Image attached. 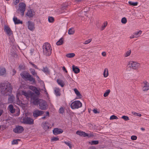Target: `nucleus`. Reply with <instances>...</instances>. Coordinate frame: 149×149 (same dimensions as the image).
Returning <instances> with one entry per match:
<instances>
[{
	"label": "nucleus",
	"mask_w": 149,
	"mask_h": 149,
	"mask_svg": "<svg viewBox=\"0 0 149 149\" xmlns=\"http://www.w3.org/2000/svg\"><path fill=\"white\" fill-rule=\"evenodd\" d=\"M143 84H144L143 86L142 90L144 91H146L149 90V84L146 81L143 82Z\"/></svg>",
	"instance_id": "14"
},
{
	"label": "nucleus",
	"mask_w": 149,
	"mask_h": 149,
	"mask_svg": "<svg viewBox=\"0 0 149 149\" xmlns=\"http://www.w3.org/2000/svg\"><path fill=\"white\" fill-rule=\"evenodd\" d=\"M39 100L35 99L34 100L33 102V104L35 105H37L39 104Z\"/></svg>",
	"instance_id": "46"
},
{
	"label": "nucleus",
	"mask_w": 149,
	"mask_h": 149,
	"mask_svg": "<svg viewBox=\"0 0 149 149\" xmlns=\"http://www.w3.org/2000/svg\"><path fill=\"white\" fill-rule=\"evenodd\" d=\"M42 71L46 74H47L49 72V71L47 68H44Z\"/></svg>",
	"instance_id": "42"
},
{
	"label": "nucleus",
	"mask_w": 149,
	"mask_h": 149,
	"mask_svg": "<svg viewBox=\"0 0 149 149\" xmlns=\"http://www.w3.org/2000/svg\"><path fill=\"white\" fill-rule=\"evenodd\" d=\"M59 140V138L58 137H53L51 139V141H55Z\"/></svg>",
	"instance_id": "49"
},
{
	"label": "nucleus",
	"mask_w": 149,
	"mask_h": 149,
	"mask_svg": "<svg viewBox=\"0 0 149 149\" xmlns=\"http://www.w3.org/2000/svg\"><path fill=\"white\" fill-rule=\"evenodd\" d=\"M75 32V31L73 28H70L69 29L68 31V33L69 35H73Z\"/></svg>",
	"instance_id": "30"
},
{
	"label": "nucleus",
	"mask_w": 149,
	"mask_h": 149,
	"mask_svg": "<svg viewBox=\"0 0 149 149\" xmlns=\"http://www.w3.org/2000/svg\"><path fill=\"white\" fill-rule=\"evenodd\" d=\"M110 92V90H107L106 92L104 93V97H106L108 96Z\"/></svg>",
	"instance_id": "35"
},
{
	"label": "nucleus",
	"mask_w": 149,
	"mask_h": 149,
	"mask_svg": "<svg viewBox=\"0 0 149 149\" xmlns=\"http://www.w3.org/2000/svg\"><path fill=\"white\" fill-rule=\"evenodd\" d=\"M8 110L11 113H14L15 111V109L14 108L13 105H10L8 108Z\"/></svg>",
	"instance_id": "22"
},
{
	"label": "nucleus",
	"mask_w": 149,
	"mask_h": 149,
	"mask_svg": "<svg viewBox=\"0 0 149 149\" xmlns=\"http://www.w3.org/2000/svg\"><path fill=\"white\" fill-rule=\"evenodd\" d=\"M49 113L47 111L46 112V115L45 116H44L43 117H42L41 118L42 119H46L47 117H49Z\"/></svg>",
	"instance_id": "39"
},
{
	"label": "nucleus",
	"mask_w": 149,
	"mask_h": 149,
	"mask_svg": "<svg viewBox=\"0 0 149 149\" xmlns=\"http://www.w3.org/2000/svg\"><path fill=\"white\" fill-rule=\"evenodd\" d=\"M35 12L32 10L30 9L28 10L26 14V16L29 17H32L35 15Z\"/></svg>",
	"instance_id": "15"
},
{
	"label": "nucleus",
	"mask_w": 149,
	"mask_h": 149,
	"mask_svg": "<svg viewBox=\"0 0 149 149\" xmlns=\"http://www.w3.org/2000/svg\"><path fill=\"white\" fill-rule=\"evenodd\" d=\"M75 56V54L73 53L68 54L66 55V56L68 58H72L74 57Z\"/></svg>",
	"instance_id": "29"
},
{
	"label": "nucleus",
	"mask_w": 149,
	"mask_h": 149,
	"mask_svg": "<svg viewBox=\"0 0 149 149\" xmlns=\"http://www.w3.org/2000/svg\"><path fill=\"white\" fill-rule=\"evenodd\" d=\"M98 143V141H93L89 142V143L92 145L97 144Z\"/></svg>",
	"instance_id": "34"
},
{
	"label": "nucleus",
	"mask_w": 149,
	"mask_h": 149,
	"mask_svg": "<svg viewBox=\"0 0 149 149\" xmlns=\"http://www.w3.org/2000/svg\"><path fill=\"white\" fill-rule=\"evenodd\" d=\"M12 88L10 84H8L6 85H4L1 88V92L2 94L6 95H8L11 92Z\"/></svg>",
	"instance_id": "3"
},
{
	"label": "nucleus",
	"mask_w": 149,
	"mask_h": 149,
	"mask_svg": "<svg viewBox=\"0 0 149 149\" xmlns=\"http://www.w3.org/2000/svg\"><path fill=\"white\" fill-rule=\"evenodd\" d=\"M93 111V112L95 113H99V112H98L97 111L96 109H94Z\"/></svg>",
	"instance_id": "57"
},
{
	"label": "nucleus",
	"mask_w": 149,
	"mask_h": 149,
	"mask_svg": "<svg viewBox=\"0 0 149 149\" xmlns=\"http://www.w3.org/2000/svg\"><path fill=\"white\" fill-rule=\"evenodd\" d=\"M14 99L15 97L14 96H10L8 99V103H10L13 102Z\"/></svg>",
	"instance_id": "27"
},
{
	"label": "nucleus",
	"mask_w": 149,
	"mask_h": 149,
	"mask_svg": "<svg viewBox=\"0 0 149 149\" xmlns=\"http://www.w3.org/2000/svg\"><path fill=\"white\" fill-rule=\"evenodd\" d=\"M42 125V127L45 130H47L49 128L50 125L49 123L45 122L43 123Z\"/></svg>",
	"instance_id": "17"
},
{
	"label": "nucleus",
	"mask_w": 149,
	"mask_h": 149,
	"mask_svg": "<svg viewBox=\"0 0 149 149\" xmlns=\"http://www.w3.org/2000/svg\"><path fill=\"white\" fill-rule=\"evenodd\" d=\"M121 22L123 24H125L127 22L126 18L125 17H123L121 19Z\"/></svg>",
	"instance_id": "37"
},
{
	"label": "nucleus",
	"mask_w": 149,
	"mask_h": 149,
	"mask_svg": "<svg viewBox=\"0 0 149 149\" xmlns=\"http://www.w3.org/2000/svg\"><path fill=\"white\" fill-rule=\"evenodd\" d=\"M142 33V31H136L135 33L133 35L131 36V38H137L139 37Z\"/></svg>",
	"instance_id": "19"
},
{
	"label": "nucleus",
	"mask_w": 149,
	"mask_h": 149,
	"mask_svg": "<svg viewBox=\"0 0 149 149\" xmlns=\"http://www.w3.org/2000/svg\"><path fill=\"white\" fill-rule=\"evenodd\" d=\"M43 53L44 55L49 56L52 54V48L50 45L48 43H45L43 45Z\"/></svg>",
	"instance_id": "2"
},
{
	"label": "nucleus",
	"mask_w": 149,
	"mask_h": 149,
	"mask_svg": "<svg viewBox=\"0 0 149 149\" xmlns=\"http://www.w3.org/2000/svg\"><path fill=\"white\" fill-rule=\"evenodd\" d=\"M141 130H145L144 129L142 128H141Z\"/></svg>",
	"instance_id": "64"
},
{
	"label": "nucleus",
	"mask_w": 149,
	"mask_h": 149,
	"mask_svg": "<svg viewBox=\"0 0 149 149\" xmlns=\"http://www.w3.org/2000/svg\"><path fill=\"white\" fill-rule=\"evenodd\" d=\"M13 75H14L15 74L16 71L15 70H13Z\"/></svg>",
	"instance_id": "60"
},
{
	"label": "nucleus",
	"mask_w": 149,
	"mask_h": 149,
	"mask_svg": "<svg viewBox=\"0 0 149 149\" xmlns=\"http://www.w3.org/2000/svg\"><path fill=\"white\" fill-rule=\"evenodd\" d=\"M72 70L76 74L79 73L80 72L79 69L77 66L73 65L72 66Z\"/></svg>",
	"instance_id": "23"
},
{
	"label": "nucleus",
	"mask_w": 149,
	"mask_h": 149,
	"mask_svg": "<svg viewBox=\"0 0 149 149\" xmlns=\"http://www.w3.org/2000/svg\"><path fill=\"white\" fill-rule=\"evenodd\" d=\"M6 73V69L3 68H0V75H3L5 74Z\"/></svg>",
	"instance_id": "25"
},
{
	"label": "nucleus",
	"mask_w": 149,
	"mask_h": 149,
	"mask_svg": "<svg viewBox=\"0 0 149 149\" xmlns=\"http://www.w3.org/2000/svg\"><path fill=\"white\" fill-rule=\"evenodd\" d=\"M19 141L20 140L19 139H16L13 140L12 142V145L17 144L18 143V141Z\"/></svg>",
	"instance_id": "36"
},
{
	"label": "nucleus",
	"mask_w": 149,
	"mask_h": 149,
	"mask_svg": "<svg viewBox=\"0 0 149 149\" xmlns=\"http://www.w3.org/2000/svg\"><path fill=\"white\" fill-rule=\"evenodd\" d=\"M59 113L63 114L64 112V109L62 107H61L59 109Z\"/></svg>",
	"instance_id": "41"
},
{
	"label": "nucleus",
	"mask_w": 149,
	"mask_h": 149,
	"mask_svg": "<svg viewBox=\"0 0 149 149\" xmlns=\"http://www.w3.org/2000/svg\"><path fill=\"white\" fill-rule=\"evenodd\" d=\"M82 103L79 101H75L70 104V107L73 109H78L82 106Z\"/></svg>",
	"instance_id": "6"
},
{
	"label": "nucleus",
	"mask_w": 149,
	"mask_h": 149,
	"mask_svg": "<svg viewBox=\"0 0 149 149\" xmlns=\"http://www.w3.org/2000/svg\"><path fill=\"white\" fill-rule=\"evenodd\" d=\"M30 63L35 68H36V69H38L37 66L36 65H35V64L32 63H30Z\"/></svg>",
	"instance_id": "56"
},
{
	"label": "nucleus",
	"mask_w": 149,
	"mask_h": 149,
	"mask_svg": "<svg viewBox=\"0 0 149 149\" xmlns=\"http://www.w3.org/2000/svg\"><path fill=\"white\" fill-rule=\"evenodd\" d=\"M63 71H65L66 70V69H65V68L64 66H63Z\"/></svg>",
	"instance_id": "63"
},
{
	"label": "nucleus",
	"mask_w": 149,
	"mask_h": 149,
	"mask_svg": "<svg viewBox=\"0 0 149 149\" xmlns=\"http://www.w3.org/2000/svg\"><path fill=\"white\" fill-rule=\"evenodd\" d=\"M81 1V0H77L76 1V2L77 3H78L79 2H80Z\"/></svg>",
	"instance_id": "62"
},
{
	"label": "nucleus",
	"mask_w": 149,
	"mask_h": 149,
	"mask_svg": "<svg viewBox=\"0 0 149 149\" xmlns=\"http://www.w3.org/2000/svg\"><path fill=\"white\" fill-rule=\"evenodd\" d=\"M132 114L134 115V116H137L139 117H141V114L138 113L136 112H132Z\"/></svg>",
	"instance_id": "44"
},
{
	"label": "nucleus",
	"mask_w": 149,
	"mask_h": 149,
	"mask_svg": "<svg viewBox=\"0 0 149 149\" xmlns=\"http://www.w3.org/2000/svg\"><path fill=\"white\" fill-rule=\"evenodd\" d=\"M137 137L136 136L133 135L131 136V139L133 140H136L137 139Z\"/></svg>",
	"instance_id": "53"
},
{
	"label": "nucleus",
	"mask_w": 149,
	"mask_h": 149,
	"mask_svg": "<svg viewBox=\"0 0 149 149\" xmlns=\"http://www.w3.org/2000/svg\"><path fill=\"white\" fill-rule=\"evenodd\" d=\"M63 131L61 129L58 128H54L53 131V133L54 135H57L63 133Z\"/></svg>",
	"instance_id": "16"
},
{
	"label": "nucleus",
	"mask_w": 149,
	"mask_h": 149,
	"mask_svg": "<svg viewBox=\"0 0 149 149\" xmlns=\"http://www.w3.org/2000/svg\"><path fill=\"white\" fill-rule=\"evenodd\" d=\"M20 0H13V3L15 5L17 6Z\"/></svg>",
	"instance_id": "45"
},
{
	"label": "nucleus",
	"mask_w": 149,
	"mask_h": 149,
	"mask_svg": "<svg viewBox=\"0 0 149 149\" xmlns=\"http://www.w3.org/2000/svg\"><path fill=\"white\" fill-rule=\"evenodd\" d=\"M138 2H131V5L133 6H136L138 4Z\"/></svg>",
	"instance_id": "52"
},
{
	"label": "nucleus",
	"mask_w": 149,
	"mask_h": 149,
	"mask_svg": "<svg viewBox=\"0 0 149 149\" xmlns=\"http://www.w3.org/2000/svg\"><path fill=\"white\" fill-rule=\"evenodd\" d=\"M31 73L33 75V76H36V77H38V76L37 75V73L36 72H35V71L34 70H31Z\"/></svg>",
	"instance_id": "40"
},
{
	"label": "nucleus",
	"mask_w": 149,
	"mask_h": 149,
	"mask_svg": "<svg viewBox=\"0 0 149 149\" xmlns=\"http://www.w3.org/2000/svg\"><path fill=\"white\" fill-rule=\"evenodd\" d=\"M13 21L15 24H22V22L18 19L17 17H14L13 18Z\"/></svg>",
	"instance_id": "20"
},
{
	"label": "nucleus",
	"mask_w": 149,
	"mask_h": 149,
	"mask_svg": "<svg viewBox=\"0 0 149 149\" xmlns=\"http://www.w3.org/2000/svg\"><path fill=\"white\" fill-rule=\"evenodd\" d=\"M29 88L33 91L36 88V87L33 86H29Z\"/></svg>",
	"instance_id": "47"
},
{
	"label": "nucleus",
	"mask_w": 149,
	"mask_h": 149,
	"mask_svg": "<svg viewBox=\"0 0 149 149\" xmlns=\"http://www.w3.org/2000/svg\"><path fill=\"white\" fill-rule=\"evenodd\" d=\"M93 136V133H90L89 134H87V136H87L88 137H92Z\"/></svg>",
	"instance_id": "55"
},
{
	"label": "nucleus",
	"mask_w": 149,
	"mask_h": 149,
	"mask_svg": "<svg viewBox=\"0 0 149 149\" xmlns=\"http://www.w3.org/2000/svg\"><path fill=\"white\" fill-rule=\"evenodd\" d=\"M76 134L81 136L85 137L86 136H87V133L83 131H77L76 132Z\"/></svg>",
	"instance_id": "21"
},
{
	"label": "nucleus",
	"mask_w": 149,
	"mask_h": 149,
	"mask_svg": "<svg viewBox=\"0 0 149 149\" xmlns=\"http://www.w3.org/2000/svg\"><path fill=\"white\" fill-rule=\"evenodd\" d=\"M140 64L137 62L132 61L131 62V68L133 69L136 70L140 67Z\"/></svg>",
	"instance_id": "12"
},
{
	"label": "nucleus",
	"mask_w": 149,
	"mask_h": 149,
	"mask_svg": "<svg viewBox=\"0 0 149 149\" xmlns=\"http://www.w3.org/2000/svg\"><path fill=\"white\" fill-rule=\"evenodd\" d=\"M109 75L108 70L107 68H105L104 69V72L103 73V75L104 77L106 78Z\"/></svg>",
	"instance_id": "26"
},
{
	"label": "nucleus",
	"mask_w": 149,
	"mask_h": 149,
	"mask_svg": "<svg viewBox=\"0 0 149 149\" xmlns=\"http://www.w3.org/2000/svg\"><path fill=\"white\" fill-rule=\"evenodd\" d=\"M130 51H128L125 54V56L127 57V56H130Z\"/></svg>",
	"instance_id": "54"
},
{
	"label": "nucleus",
	"mask_w": 149,
	"mask_h": 149,
	"mask_svg": "<svg viewBox=\"0 0 149 149\" xmlns=\"http://www.w3.org/2000/svg\"><path fill=\"white\" fill-rule=\"evenodd\" d=\"M4 31L6 32V34L10 36L13 34V32L10 27L6 25L4 26Z\"/></svg>",
	"instance_id": "9"
},
{
	"label": "nucleus",
	"mask_w": 149,
	"mask_h": 149,
	"mask_svg": "<svg viewBox=\"0 0 149 149\" xmlns=\"http://www.w3.org/2000/svg\"><path fill=\"white\" fill-rule=\"evenodd\" d=\"M48 21L50 23H53L54 21V18L52 17L49 16L48 17Z\"/></svg>",
	"instance_id": "32"
},
{
	"label": "nucleus",
	"mask_w": 149,
	"mask_h": 149,
	"mask_svg": "<svg viewBox=\"0 0 149 149\" xmlns=\"http://www.w3.org/2000/svg\"><path fill=\"white\" fill-rule=\"evenodd\" d=\"M63 143L68 146L70 149L72 148V144L69 141H64L63 142Z\"/></svg>",
	"instance_id": "33"
},
{
	"label": "nucleus",
	"mask_w": 149,
	"mask_h": 149,
	"mask_svg": "<svg viewBox=\"0 0 149 149\" xmlns=\"http://www.w3.org/2000/svg\"><path fill=\"white\" fill-rule=\"evenodd\" d=\"M39 108L41 110H45L48 108V105L46 102L41 99H40L39 101Z\"/></svg>",
	"instance_id": "5"
},
{
	"label": "nucleus",
	"mask_w": 149,
	"mask_h": 149,
	"mask_svg": "<svg viewBox=\"0 0 149 149\" xmlns=\"http://www.w3.org/2000/svg\"><path fill=\"white\" fill-rule=\"evenodd\" d=\"M92 41L91 39H90L88 40L85 41L83 43L84 45H87L90 43Z\"/></svg>",
	"instance_id": "43"
},
{
	"label": "nucleus",
	"mask_w": 149,
	"mask_h": 149,
	"mask_svg": "<svg viewBox=\"0 0 149 149\" xmlns=\"http://www.w3.org/2000/svg\"><path fill=\"white\" fill-rule=\"evenodd\" d=\"M44 112L42 111L36 110H35L33 113V116L35 117H37L38 116H41L43 114Z\"/></svg>",
	"instance_id": "11"
},
{
	"label": "nucleus",
	"mask_w": 149,
	"mask_h": 149,
	"mask_svg": "<svg viewBox=\"0 0 149 149\" xmlns=\"http://www.w3.org/2000/svg\"><path fill=\"white\" fill-rule=\"evenodd\" d=\"M21 121L23 123L29 125L33 124L34 122L33 119L28 117L23 118V121Z\"/></svg>",
	"instance_id": "7"
},
{
	"label": "nucleus",
	"mask_w": 149,
	"mask_h": 149,
	"mask_svg": "<svg viewBox=\"0 0 149 149\" xmlns=\"http://www.w3.org/2000/svg\"><path fill=\"white\" fill-rule=\"evenodd\" d=\"M102 55L104 56H106V53L105 52H103L102 53Z\"/></svg>",
	"instance_id": "58"
},
{
	"label": "nucleus",
	"mask_w": 149,
	"mask_h": 149,
	"mask_svg": "<svg viewBox=\"0 0 149 149\" xmlns=\"http://www.w3.org/2000/svg\"><path fill=\"white\" fill-rule=\"evenodd\" d=\"M33 93L30 91H28L27 92L26 91L18 90L17 91V104L20 105L21 103V102L19 100V98H21L22 95H23L25 96L27 99H29V97H31L33 95Z\"/></svg>",
	"instance_id": "1"
},
{
	"label": "nucleus",
	"mask_w": 149,
	"mask_h": 149,
	"mask_svg": "<svg viewBox=\"0 0 149 149\" xmlns=\"http://www.w3.org/2000/svg\"><path fill=\"white\" fill-rule=\"evenodd\" d=\"M24 129L23 127L21 126H18L13 129V131L15 133H19L23 131Z\"/></svg>",
	"instance_id": "10"
},
{
	"label": "nucleus",
	"mask_w": 149,
	"mask_h": 149,
	"mask_svg": "<svg viewBox=\"0 0 149 149\" xmlns=\"http://www.w3.org/2000/svg\"><path fill=\"white\" fill-rule=\"evenodd\" d=\"M107 22H104L103 23V24L102 26V27L101 28V30H103L107 26Z\"/></svg>",
	"instance_id": "38"
},
{
	"label": "nucleus",
	"mask_w": 149,
	"mask_h": 149,
	"mask_svg": "<svg viewBox=\"0 0 149 149\" xmlns=\"http://www.w3.org/2000/svg\"><path fill=\"white\" fill-rule=\"evenodd\" d=\"M33 92H34L35 93H36L38 95H39L40 94V92L36 88L35 90Z\"/></svg>",
	"instance_id": "51"
},
{
	"label": "nucleus",
	"mask_w": 149,
	"mask_h": 149,
	"mask_svg": "<svg viewBox=\"0 0 149 149\" xmlns=\"http://www.w3.org/2000/svg\"><path fill=\"white\" fill-rule=\"evenodd\" d=\"M121 118L125 120H129V118L128 117L125 116H122Z\"/></svg>",
	"instance_id": "50"
},
{
	"label": "nucleus",
	"mask_w": 149,
	"mask_h": 149,
	"mask_svg": "<svg viewBox=\"0 0 149 149\" xmlns=\"http://www.w3.org/2000/svg\"><path fill=\"white\" fill-rule=\"evenodd\" d=\"M25 11V10H22V11H20L21 12L22 16L24 15V12Z\"/></svg>",
	"instance_id": "59"
},
{
	"label": "nucleus",
	"mask_w": 149,
	"mask_h": 149,
	"mask_svg": "<svg viewBox=\"0 0 149 149\" xmlns=\"http://www.w3.org/2000/svg\"><path fill=\"white\" fill-rule=\"evenodd\" d=\"M55 93L56 96H59L60 95V90L58 88H54Z\"/></svg>",
	"instance_id": "24"
},
{
	"label": "nucleus",
	"mask_w": 149,
	"mask_h": 149,
	"mask_svg": "<svg viewBox=\"0 0 149 149\" xmlns=\"http://www.w3.org/2000/svg\"><path fill=\"white\" fill-rule=\"evenodd\" d=\"M29 29L31 31H33L35 29V24L30 21H28L26 23Z\"/></svg>",
	"instance_id": "8"
},
{
	"label": "nucleus",
	"mask_w": 149,
	"mask_h": 149,
	"mask_svg": "<svg viewBox=\"0 0 149 149\" xmlns=\"http://www.w3.org/2000/svg\"><path fill=\"white\" fill-rule=\"evenodd\" d=\"M58 83L62 87H63L64 86V84L63 81L60 80H57Z\"/></svg>",
	"instance_id": "31"
},
{
	"label": "nucleus",
	"mask_w": 149,
	"mask_h": 149,
	"mask_svg": "<svg viewBox=\"0 0 149 149\" xmlns=\"http://www.w3.org/2000/svg\"><path fill=\"white\" fill-rule=\"evenodd\" d=\"M20 75L23 79L29 80L30 81L32 82V84L35 83L34 79L28 73L24 72L21 73Z\"/></svg>",
	"instance_id": "4"
},
{
	"label": "nucleus",
	"mask_w": 149,
	"mask_h": 149,
	"mask_svg": "<svg viewBox=\"0 0 149 149\" xmlns=\"http://www.w3.org/2000/svg\"><path fill=\"white\" fill-rule=\"evenodd\" d=\"M118 119V118L116 116L113 115L111 116L110 118V119L111 120L113 119Z\"/></svg>",
	"instance_id": "48"
},
{
	"label": "nucleus",
	"mask_w": 149,
	"mask_h": 149,
	"mask_svg": "<svg viewBox=\"0 0 149 149\" xmlns=\"http://www.w3.org/2000/svg\"><path fill=\"white\" fill-rule=\"evenodd\" d=\"M63 43V40L62 38H61L56 43L57 45H62Z\"/></svg>",
	"instance_id": "28"
},
{
	"label": "nucleus",
	"mask_w": 149,
	"mask_h": 149,
	"mask_svg": "<svg viewBox=\"0 0 149 149\" xmlns=\"http://www.w3.org/2000/svg\"><path fill=\"white\" fill-rule=\"evenodd\" d=\"M74 91L77 95V99H80L81 98L82 95L77 88H74Z\"/></svg>",
	"instance_id": "18"
},
{
	"label": "nucleus",
	"mask_w": 149,
	"mask_h": 149,
	"mask_svg": "<svg viewBox=\"0 0 149 149\" xmlns=\"http://www.w3.org/2000/svg\"><path fill=\"white\" fill-rule=\"evenodd\" d=\"M3 112V110H0V116L2 114Z\"/></svg>",
	"instance_id": "61"
},
{
	"label": "nucleus",
	"mask_w": 149,
	"mask_h": 149,
	"mask_svg": "<svg viewBox=\"0 0 149 149\" xmlns=\"http://www.w3.org/2000/svg\"><path fill=\"white\" fill-rule=\"evenodd\" d=\"M26 4L23 2L20 3L18 5V9H17V11H20L22 10H25Z\"/></svg>",
	"instance_id": "13"
}]
</instances>
